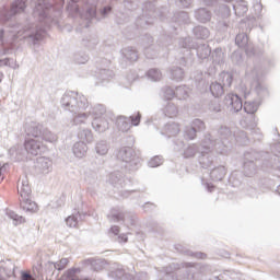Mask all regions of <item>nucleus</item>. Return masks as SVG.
I'll return each instance as SVG.
<instances>
[{
    "instance_id": "bf43d9fd",
    "label": "nucleus",
    "mask_w": 280,
    "mask_h": 280,
    "mask_svg": "<svg viewBox=\"0 0 280 280\" xmlns=\"http://www.w3.org/2000/svg\"><path fill=\"white\" fill-rule=\"evenodd\" d=\"M184 253L188 257H194L195 259H205L207 257V254L200 252L194 253L191 250H184Z\"/></svg>"
},
{
    "instance_id": "69168bd1",
    "label": "nucleus",
    "mask_w": 280,
    "mask_h": 280,
    "mask_svg": "<svg viewBox=\"0 0 280 280\" xmlns=\"http://www.w3.org/2000/svg\"><path fill=\"white\" fill-rule=\"evenodd\" d=\"M67 264H69V259L62 258L59 262H55V268L56 270H65Z\"/></svg>"
},
{
    "instance_id": "ddd939ff",
    "label": "nucleus",
    "mask_w": 280,
    "mask_h": 280,
    "mask_svg": "<svg viewBox=\"0 0 280 280\" xmlns=\"http://www.w3.org/2000/svg\"><path fill=\"white\" fill-rule=\"evenodd\" d=\"M108 182L115 187L116 189H124L129 187L130 179L124 176V173L119 171H115L109 174Z\"/></svg>"
},
{
    "instance_id": "e433bc0d",
    "label": "nucleus",
    "mask_w": 280,
    "mask_h": 280,
    "mask_svg": "<svg viewBox=\"0 0 280 280\" xmlns=\"http://www.w3.org/2000/svg\"><path fill=\"white\" fill-rule=\"evenodd\" d=\"M165 117H177L178 116V107L174 103H167L163 109Z\"/></svg>"
},
{
    "instance_id": "2eb2a0df",
    "label": "nucleus",
    "mask_w": 280,
    "mask_h": 280,
    "mask_svg": "<svg viewBox=\"0 0 280 280\" xmlns=\"http://www.w3.org/2000/svg\"><path fill=\"white\" fill-rule=\"evenodd\" d=\"M24 148L28 154H32L33 156H38V154H43L45 152V145L43 144V141L39 139H27L24 142Z\"/></svg>"
},
{
    "instance_id": "79ce46f5",
    "label": "nucleus",
    "mask_w": 280,
    "mask_h": 280,
    "mask_svg": "<svg viewBox=\"0 0 280 280\" xmlns=\"http://www.w3.org/2000/svg\"><path fill=\"white\" fill-rule=\"evenodd\" d=\"M40 139L47 141L48 143H56V141H58V136L44 128Z\"/></svg>"
},
{
    "instance_id": "8fccbe9b",
    "label": "nucleus",
    "mask_w": 280,
    "mask_h": 280,
    "mask_svg": "<svg viewBox=\"0 0 280 280\" xmlns=\"http://www.w3.org/2000/svg\"><path fill=\"white\" fill-rule=\"evenodd\" d=\"M74 62H77V65H86V62H89V55L84 52H75Z\"/></svg>"
},
{
    "instance_id": "6e6d98bb",
    "label": "nucleus",
    "mask_w": 280,
    "mask_h": 280,
    "mask_svg": "<svg viewBox=\"0 0 280 280\" xmlns=\"http://www.w3.org/2000/svg\"><path fill=\"white\" fill-rule=\"evenodd\" d=\"M256 93H257L258 97H260V98L268 97V95H269L268 88H266L259 83L256 86Z\"/></svg>"
},
{
    "instance_id": "4d7b16f0",
    "label": "nucleus",
    "mask_w": 280,
    "mask_h": 280,
    "mask_svg": "<svg viewBox=\"0 0 280 280\" xmlns=\"http://www.w3.org/2000/svg\"><path fill=\"white\" fill-rule=\"evenodd\" d=\"M235 139L237 143H241L242 145H246V143H248V136H246V131H240L235 136Z\"/></svg>"
},
{
    "instance_id": "c03bdc74",
    "label": "nucleus",
    "mask_w": 280,
    "mask_h": 280,
    "mask_svg": "<svg viewBox=\"0 0 280 280\" xmlns=\"http://www.w3.org/2000/svg\"><path fill=\"white\" fill-rule=\"evenodd\" d=\"M257 108H259L257 102H245L244 104V110L247 115H255V113H257Z\"/></svg>"
},
{
    "instance_id": "423d86ee",
    "label": "nucleus",
    "mask_w": 280,
    "mask_h": 280,
    "mask_svg": "<svg viewBox=\"0 0 280 280\" xmlns=\"http://www.w3.org/2000/svg\"><path fill=\"white\" fill-rule=\"evenodd\" d=\"M179 46L183 47V49H196L197 56L201 60H207V58L211 56V48H209V45L207 44L198 45L195 43L194 38L191 37L182 38L179 40Z\"/></svg>"
},
{
    "instance_id": "4c0bfd02",
    "label": "nucleus",
    "mask_w": 280,
    "mask_h": 280,
    "mask_svg": "<svg viewBox=\"0 0 280 280\" xmlns=\"http://www.w3.org/2000/svg\"><path fill=\"white\" fill-rule=\"evenodd\" d=\"M7 215L10 220H12L14 226H19V224H24L25 222V219L23 218V215H19L16 212L12 210H8Z\"/></svg>"
},
{
    "instance_id": "1a4fd4ad",
    "label": "nucleus",
    "mask_w": 280,
    "mask_h": 280,
    "mask_svg": "<svg viewBox=\"0 0 280 280\" xmlns=\"http://www.w3.org/2000/svg\"><path fill=\"white\" fill-rule=\"evenodd\" d=\"M27 0H15L12 5L11 10H8L5 8L0 9V21L1 23H8L14 14H20V12H25V8L27 5L25 4Z\"/></svg>"
},
{
    "instance_id": "c9c22d12",
    "label": "nucleus",
    "mask_w": 280,
    "mask_h": 280,
    "mask_svg": "<svg viewBox=\"0 0 280 280\" xmlns=\"http://www.w3.org/2000/svg\"><path fill=\"white\" fill-rule=\"evenodd\" d=\"M80 220H82V214H80V212H75L66 219V224L70 229H75V226H78V223L80 222Z\"/></svg>"
},
{
    "instance_id": "dca6fc26",
    "label": "nucleus",
    "mask_w": 280,
    "mask_h": 280,
    "mask_svg": "<svg viewBox=\"0 0 280 280\" xmlns=\"http://www.w3.org/2000/svg\"><path fill=\"white\" fill-rule=\"evenodd\" d=\"M218 135L220 140L213 139V136H212V142L214 144L219 143L221 149L224 148V145H226L229 149V141H231V138L233 137L231 129L226 126H221L218 130Z\"/></svg>"
},
{
    "instance_id": "a878e982",
    "label": "nucleus",
    "mask_w": 280,
    "mask_h": 280,
    "mask_svg": "<svg viewBox=\"0 0 280 280\" xmlns=\"http://www.w3.org/2000/svg\"><path fill=\"white\" fill-rule=\"evenodd\" d=\"M116 126L120 132H128L132 125L130 124V118L126 116H118L116 119Z\"/></svg>"
},
{
    "instance_id": "a19ab883",
    "label": "nucleus",
    "mask_w": 280,
    "mask_h": 280,
    "mask_svg": "<svg viewBox=\"0 0 280 280\" xmlns=\"http://www.w3.org/2000/svg\"><path fill=\"white\" fill-rule=\"evenodd\" d=\"M171 78L172 80H176L178 82L185 78V71H183V68L173 67L171 69Z\"/></svg>"
},
{
    "instance_id": "338daca9",
    "label": "nucleus",
    "mask_w": 280,
    "mask_h": 280,
    "mask_svg": "<svg viewBox=\"0 0 280 280\" xmlns=\"http://www.w3.org/2000/svg\"><path fill=\"white\" fill-rule=\"evenodd\" d=\"M0 67H11V69H16L14 63H12V59L10 58L0 59Z\"/></svg>"
},
{
    "instance_id": "9d476101",
    "label": "nucleus",
    "mask_w": 280,
    "mask_h": 280,
    "mask_svg": "<svg viewBox=\"0 0 280 280\" xmlns=\"http://www.w3.org/2000/svg\"><path fill=\"white\" fill-rule=\"evenodd\" d=\"M259 159V153L255 151L246 152L244 154V164H243V171L245 176H255L257 174V161Z\"/></svg>"
},
{
    "instance_id": "c756f323",
    "label": "nucleus",
    "mask_w": 280,
    "mask_h": 280,
    "mask_svg": "<svg viewBox=\"0 0 280 280\" xmlns=\"http://www.w3.org/2000/svg\"><path fill=\"white\" fill-rule=\"evenodd\" d=\"M77 137L83 143H93V131L91 129H80Z\"/></svg>"
},
{
    "instance_id": "72a5a7b5",
    "label": "nucleus",
    "mask_w": 280,
    "mask_h": 280,
    "mask_svg": "<svg viewBox=\"0 0 280 280\" xmlns=\"http://www.w3.org/2000/svg\"><path fill=\"white\" fill-rule=\"evenodd\" d=\"M260 71L259 66H248L245 75L248 80H259Z\"/></svg>"
},
{
    "instance_id": "a18cd8bd",
    "label": "nucleus",
    "mask_w": 280,
    "mask_h": 280,
    "mask_svg": "<svg viewBox=\"0 0 280 280\" xmlns=\"http://www.w3.org/2000/svg\"><path fill=\"white\" fill-rule=\"evenodd\" d=\"M9 154L12 159H15V161H21V154H23V148H21V145H14L11 149H9Z\"/></svg>"
},
{
    "instance_id": "9b49d317",
    "label": "nucleus",
    "mask_w": 280,
    "mask_h": 280,
    "mask_svg": "<svg viewBox=\"0 0 280 280\" xmlns=\"http://www.w3.org/2000/svg\"><path fill=\"white\" fill-rule=\"evenodd\" d=\"M206 5H218L214 14L218 19H229L231 16V8L224 3H231V0H202Z\"/></svg>"
},
{
    "instance_id": "13d9d810",
    "label": "nucleus",
    "mask_w": 280,
    "mask_h": 280,
    "mask_svg": "<svg viewBox=\"0 0 280 280\" xmlns=\"http://www.w3.org/2000/svg\"><path fill=\"white\" fill-rule=\"evenodd\" d=\"M148 164H149V167H159V165H163V158L156 155L152 158Z\"/></svg>"
},
{
    "instance_id": "f704fd0d",
    "label": "nucleus",
    "mask_w": 280,
    "mask_h": 280,
    "mask_svg": "<svg viewBox=\"0 0 280 280\" xmlns=\"http://www.w3.org/2000/svg\"><path fill=\"white\" fill-rule=\"evenodd\" d=\"M90 114L92 115L93 119H96V117L97 118L106 117V106L102 104L95 105L91 109Z\"/></svg>"
},
{
    "instance_id": "20e7f679",
    "label": "nucleus",
    "mask_w": 280,
    "mask_h": 280,
    "mask_svg": "<svg viewBox=\"0 0 280 280\" xmlns=\"http://www.w3.org/2000/svg\"><path fill=\"white\" fill-rule=\"evenodd\" d=\"M18 191L21 196V209L24 210L25 213H36V211H38V205L30 199V196H32V187H30L27 176L20 178L18 183Z\"/></svg>"
},
{
    "instance_id": "6e6552de",
    "label": "nucleus",
    "mask_w": 280,
    "mask_h": 280,
    "mask_svg": "<svg viewBox=\"0 0 280 280\" xmlns=\"http://www.w3.org/2000/svg\"><path fill=\"white\" fill-rule=\"evenodd\" d=\"M109 222H124L127 226H135L137 215L131 212H124L121 209L114 208L107 215Z\"/></svg>"
},
{
    "instance_id": "864d4df0",
    "label": "nucleus",
    "mask_w": 280,
    "mask_h": 280,
    "mask_svg": "<svg viewBox=\"0 0 280 280\" xmlns=\"http://www.w3.org/2000/svg\"><path fill=\"white\" fill-rule=\"evenodd\" d=\"M210 113H222V105L218 101H211L208 105Z\"/></svg>"
},
{
    "instance_id": "393cba45",
    "label": "nucleus",
    "mask_w": 280,
    "mask_h": 280,
    "mask_svg": "<svg viewBox=\"0 0 280 280\" xmlns=\"http://www.w3.org/2000/svg\"><path fill=\"white\" fill-rule=\"evenodd\" d=\"M232 7L236 16H244L248 12V2L244 0H236Z\"/></svg>"
},
{
    "instance_id": "680f3d73",
    "label": "nucleus",
    "mask_w": 280,
    "mask_h": 280,
    "mask_svg": "<svg viewBox=\"0 0 280 280\" xmlns=\"http://www.w3.org/2000/svg\"><path fill=\"white\" fill-rule=\"evenodd\" d=\"M232 61L234 65H242V52L241 51H234L231 56Z\"/></svg>"
},
{
    "instance_id": "603ef678",
    "label": "nucleus",
    "mask_w": 280,
    "mask_h": 280,
    "mask_svg": "<svg viewBox=\"0 0 280 280\" xmlns=\"http://www.w3.org/2000/svg\"><path fill=\"white\" fill-rule=\"evenodd\" d=\"M190 126L194 128V130H196L197 132H202V130H205V128H207L205 126V121L196 118L191 121Z\"/></svg>"
},
{
    "instance_id": "c85d7f7f",
    "label": "nucleus",
    "mask_w": 280,
    "mask_h": 280,
    "mask_svg": "<svg viewBox=\"0 0 280 280\" xmlns=\"http://www.w3.org/2000/svg\"><path fill=\"white\" fill-rule=\"evenodd\" d=\"M120 52L129 62H137L139 59V54L132 47L124 48L120 50Z\"/></svg>"
},
{
    "instance_id": "de8ad7c7",
    "label": "nucleus",
    "mask_w": 280,
    "mask_h": 280,
    "mask_svg": "<svg viewBox=\"0 0 280 280\" xmlns=\"http://www.w3.org/2000/svg\"><path fill=\"white\" fill-rule=\"evenodd\" d=\"M162 97L164 100H174L176 97V91L170 86L162 88Z\"/></svg>"
},
{
    "instance_id": "58836bf2",
    "label": "nucleus",
    "mask_w": 280,
    "mask_h": 280,
    "mask_svg": "<svg viewBox=\"0 0 280 280\" xmlns=\"http://www.w3.org/2000/svg\"><path fill=\"white\" fill-rule=\"evenodd\" d=\"M147 78L151 80V82H159L163 78V73H161L159 69H150L147 72Z\"/></svg>"
},
{
    "instance_id": "f8f14e48",
    "label": "nucleus",
    "mask_w": 280,
    "mask_h": 280,
    "mask_svg": "<svg viewBox=\"0 0 280 280\" xmlns=\"http://www.w3.org/2000/svg\"><path fill=\"white\" fill-rule=\"evenodd\" d=\"M175 150L177 152H180L182 150V156H184V159H194L198 152L200 153V147H198V144L192 143L185 147V142L183 141H177L175 143Z\"/></svg>"
},
{
    "instance_id": "a211bd4d",
    "label": "nucleus",
    "mask_w": 280,
    "mask_h": 280,
    "mask_svg": "<svg viewBox=\"0 0 280 280\" xmlns=\"http://www.w3.org/2000/svg\"><path fill=\"white\" fill-rule=\"evenodd\" d=\"M242 277H244V275H242L238 271L235 270H224L223 272H221L220 275H213L210 280H242Z\"/></svg>"
},
{
    "instance_id": "ea45409f",
    "label": "nucleus",
    "mask_w": 280,
    "mask_h": 280,
    "mask_svg": "<svg viewBox=\"0 0 280 280\" xmlns=\"http://www.w3.org/2000/svg\"><path fill=\"white\" fill-rule=\"evenodd\" d=\"M175 96L178 100H187L189 97V88L180 85L176 88Z\"/></svg>"
},
{
    "instance_id": "f03ea898",
    "label": "nucleus",
    "mask_w": 280,
    "mask_h": 280,
    "mask_svg": "<svg viewBox=\"0 0 280 280\" xmlns=\"http://www.w3.org/2000/svg\"><path fill=\"white\" fill-rule=\"evenodd\" d=\"M60 105L63 110H68V113L75 115L73 118V124L75 126L86 124L89 120V114L82 113L83 110H86V107L89 106L86 96L73 91L66 92L60 100Z\"/></svg>"
},
{
    "instance_id": "3c124183",
    "label": "nucleus",
    "mask_w": 280,
    "mask_h": 280,
    "mask_svg": "<svg viewBox=\"0 0 280 280\" xmlns=\"http://www.w3.org/2000/svg\"><path fill=\"white\" fill-rule=\"evenodd\" d=\"M197 133L198 131L190 126L185 128L184 137L189 141H194V139H196Z\"/></svg>"
},
{
    "instance_id": "4be33fe9",
    "label": "nucleus",
    "mask_w": 280,
    "mask_h": 280,
    "mask_svg": "<svg viewBox=\"0 0 280 280\" xmlns=\"http://www.w3.org/2000/svg\"><path fill=\"white\" fill-rule=\"evenodd\" d=\"M45 127L42 124L33 122L26 128V135L28 137H34L35 139H40Z\"/></svg>"
},
{
    "instance_id": "6ab92c4d",
    "label": "nucleus",
    "mask_w": 280,
    "mask_h": 280,
    "mask_svg": "<svg viewBox=\"0 0 280 280\" xmlns=\"http://www.w3.org/2000/svg\"><path fill=\"white\" fill-rule=\"evenodd\" d=\"M54 163L49 158L42 156L37 159L36 170L40 172V174H49L52 170Z\"/></svg>"
},
{
    "instance_id": "aec40b11",
    "label": "nucleus",
    "mask_w": 280,
    "mask_h": 280,
    "mask_svg": "<svg viewBox=\"0 0 280 280\" xmlns=\"http://www.w3.org/2000/svg\"><path fill=\"white\" fill-rule=\"evenodd\" d=\"M86 152H89V145H86V142L78 141L72 145V154L75 159H84V156H86Z\"/></svg>"
},
{
    "instance_id": "7c9ffc66",
    "label": "nucleus",
    "mask_w": 280,
    "mask_h": 280,
    "mask_svg": "<svg viewBox=\"0 0 280 280\" xmlns=\"http://www.w3.org/2000/svg\"><path fill=\"white\" fill-rule=\"evenodd\" d=\"M114 75H115V72H113L112 70H108L106 68H100L98 80L101 81V84H104L109 80H113Z\"/></svg>"
},
{
    "instance_id": "49530a36",
    "label": "nucleus",
    "mask_w": 280,
    "mask_h": 280,
    "mask_svg": "<svg viewBox=\"0 0 280 280\" xmlns=\"http://www.w3.org/2000/svg\"><path fill=\"white\" fill-rule=\"evenodd\" d=\"M84 180L85 183H89V185H93V183L97 180V173L91 170H86L84 172Z\"/></svg>"
},
{
    "instance_id": "09e8293b",
    "label": "nucleus",
    "mask_w": 280,
    "mask_h": 280,
    "mask_svg": "<svg viewBox=\"0 0 280 280\" xmlns=\"http://www.w3.org/2000/svg\"><path fill=\"white\" fill-rule=\"evenodd\" d=\"M173 21L175 23H187L189 21V14L185 11L178 12L174 15Z\"/></svg>"
},
{
    "instance_id": "0e129e2a",
    "label": "nucleus",
    "mask_w": 280,
    "mask_h": 280,
    "mask_svg": "<svg viewBox=\"0 0 280 280\" xmlns=\"http://www.w3.org/2000/svg\"><path fill=\"white\" fill-rule=\"evenodd\" d=\"M83 45L85 47H95V45H97V38L95 37H89L86 39H83Z\"/></svg>"
},
{
    "instance_id": "473e14b6",
    "label": "nucleus",
    "mask_w": 280,
    "mask_h": 280,
    "mask_svg": "<svg viewBox=\"0 0 280 280\" xmlns=\"http://www.w3.org/2000/svg\"><path fill=\"white\" fill-rule=\"evenodd\" d=\"M192 34H194V36H196V38L206 40V38H208L211 33L209 32V28H207L205 26H196L192 30Z\"/></svg>"
},
{
    "instance_id": "7ed1b4c3",
    "label": "nucleus",
    "mask_w": 280,
    "mask_h": 280,
    "mask_svg": "<svg viewBox=\"0 0 280 280\" xmlns=\"http://www.w3.org/2000/svg\"><path fill=\"white\" fill-rule=\"evenodd\" d=\"M213 151L218 154H226V152H229V147L224 145L221 149L220 143H213V135L207 133L201 141V148L198 156V161L205 170L213 165Z\"/></svg>"
},
{
    "instance_id": "e2e57ef3",
    "label": "nucleus",
    "mask_w": 280,
    "mask_h": 280,
    "mask_svg": "<svg viewBox=\"0 0 280 280\" xmlns=\"http://www.w3.org/2000/svg\"><path fill=\"white\" fill-rule=\"evenodd\" d=\"M275 161L278 160V164H276V167L280 171V142L275 144Z\"/></svg>"
},
{
    "instance_id": "39448f33",
    "label": "nucleus",
    "mask_w": 280,
    "mask_h": 280,
    "mask_svg": "<svg viewBox=\"0 0 280 280\" xmlns=\"http://www.w3.org/2000/svg\"><path fill=\"white\" fill-rule=\"evenodd\" d=\"M116 156L118 161L125 163V170H127V172H137V170L141 167V158L137 155L135 150L130 147L120 148L117 151Z\"/></svg>"
},
{
    "instance_id": "f3484780",
    "label": "nucleus",
    "mask_w": 280,
    "mask_h": 280,
    "mask_svg": "<svg viewBox=\"0 0 280 280\" xmlns=\"http://www.w3.org/2000/svg\"><path fill=\"white\" fill-rule=\"evenodd\" d=\"M235 44L238 47H243L247 56H255V47L248 44V35L246 33H240L235 37Z\"/></svg>"
},
{
    "instance_id": "412c9836",
    "label": "nucleus",
    "mask_w": 280,
    "mask_h": 280,
    "mask_svg": "<svg viewBox=\"0 0 280 280\" xmlns=\"http://www.w3.org/2000/svg\"><path fill=\"white\" fill-rule=\"evenodd\" d=\"M241 126L247 130H252V132L255 135H258V140L261 139V136L259 135V128H257V121L255 120L254 115H250L248 118L241 120Z\"/></svg>"
},
{
    "instance_id": "4468645a",
    "label": "nucleus",
    "mask_w": 280,
    "mask_h": 280,
    "mask_svg": "<svg viewBox=\"0 0 280 280\" xmlns=\"http://www.w3.org/2000/svg\"><path fill=\"white\" fill-rule=\"evenodd\" d=\"M224 104L230 113H240L244 107L240 95L233 93H230L224 97Z\"/></svg>"
},
{
    "instance_id": "cd10ccee",
    "label": "nucleus",
    "mask_w": 280,
    "mask_h": 280,
    "mask_svg": "<svg viewBox=\"0 0 280 280\" xmlns=\"http://www.w3.org/2000/svg\"><path fill=\"white\" fill-rule=\"evenodd\" d=\"M108 150H110V147L106 140H100L95 143L94 152H96L98 156H106L108 154Z\"/></svg>"
},
{
    "instance_id": "052dcab7",
    "label": "nucleus",
    "mask_w": 280,
    "mask_h": 280,
    "mask_svg": "<svg viewBox=\"0 0 280 280\" xmlns=\"http://www.w3.org/2000/svg\"><path fill=\"white\" fill-rule=\"evenodd\" d=\"M128 119L131 126H139V124H141V113L138 112L137 115H132L128 117Z\"/></svg>"
},
{
    "instance_id": "774afa93",
    "label": "nucleus",
    "mask_w": 280,
    "mask_h": 280,
    "mask_svg": "<svg viewBox=\"0 0 280 280\" xmlns=\"http://www.w3.org/2000/svg\"><path fill=\"white\" fill-rule=\"evenodd\" d=\"M135 280H150V278L148 277V273L140 272V273L136 275Z\"/></svg>"
},
{
    "instance_id": "0eeeda50",
    "label": "nucleus",
    "mask_w": 280,
    "mask_h": 280,
    "mask_svg": "<svg viewBox=\"0 0 280 280\" xmlns=\"http://www.w3.org/2000/svg\"><path fill=\"white\" fill-rule=\"evenodd\" d=\"M219 80L222 83L214 81L210 84V93L213 97H221L224 94V86L233 84V74L231 72H221Z\"/></svg>"
},
{
    "instance_id": "5701e85b",
    "label": "nucleus",
    "mask_w": 280,
    "mask_h": 280,
    "mask_svg": "<svg viewBox=\"0 0 280 280\" xmlns=\"http://www.w3.org/2000/svg\"><path fill=\"white\" fill-rule=\"evenodd\" d=\"M92 128L95 132H106L108 130V119H106V116L93 118Z\"/></svg>"
},
{
    "instance_id": "f257e3e1",
    "label": "nucleus",
    "mask_w": 280,
    "mask_h": 280,
    "mask_svg": "<svg viewBox=\"0 0 280 280\" xmlns=\"http://www.w3.org/2000/svg\"><path fill=\"white\" fill-rule=\"evenodd\" d=\"M34 9L33 16L37 19L39 23H43V27H38V24H21L13 22L9 24V28L5 31L0 28V43L1 45H10L14 47L19 40H28L36 45L38 40L45 38L47 34V27L51 25H58V16H60V9L65 5V0H33ZM78 0H70L67 5L69 15L73 19H85L86 21H93V7L86 9L85 15L80 12L78 7Z\"/></svg>"
},
{
    "instance_id": "2f4dec72",
    "label": "nucleus",
    "mask_w": 280,
    "mask_h": 280,
    "mask_svg": "<svg viewBox=\"0 0 280 280\" xmlns=\"http://www.w3.org/2000/svg\"><path fill=\"white\" fill-rule=\"evenodd\" d=\"M224 176H226V167L224 166H218L210 172V177L215 182L222 180Z\"/></svg>"
},
{
    "instance_id": "5fc2aeb1",
    "label": "nucleus",
    "mask_w": 280,
    "mask_h": 280,
    "mask_svg": "<svg viewBox=\"0 0 280 280\" xmlns=\"http://www.w3.org/2000/svg\"><path fill=\"white\" fill-rule=\"evenodd\" d=\"M116 279H119V280H132V277L128 273H126V271H124V269H117L115 272H114Z\"/></svg>"
},
{
    "instance_id": "37998d69",
    "label": "nucleus",
    "mask_w": 280,
    "mask_h": 280,
    "mask_svg": "<svg viewBox=\"0 0 280 280\" xmlns=\"http://www.w3.org/2000/svg\"><path fill=\"white\" fill-rule=\"evenodd\" d=\"M212 61L214 65H222L224 62V52L222 51V48H217L212 52Z\"/></svg>"
},
{
    "instance_id": "bb28decb",
    "label": "nucleus",
    "mask_w": 280,
    "mask_h": 280,
    "mask_svg": "<svg viewBox=\"0 0 280 280\" xmlns=\"http://www.w3.org/2000/svg\"><path fill=\"white\" fill-rule=\"evenodd\" d=\"M195 18L199 23H209L211 21V11L200 8L195 11Z\"/></svg>"
},
{
    "instance_id": "b1692460",
    "label": "nucleus",
    "mask_w": 280,
    "mask_h": 280,
    "mask_svg": "<svg viewBox=\"0 0 280 280\" xmlns=\"http://www.w3.org/2000/svg\"><path fill=\"white\" fill-rule=\"evenodd\" d=\"M180 132V126L176 122H168L164 126L161 135H164V137H176Z\"/></svg>"
}]
</instances>
